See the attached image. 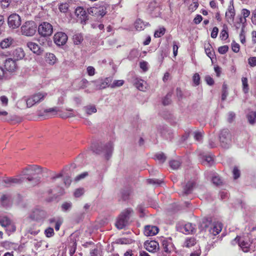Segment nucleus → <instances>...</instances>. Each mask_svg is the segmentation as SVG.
Returning a JSON list of instances; mask_svg holds the SVG:
<instances>
[{
	"instance_id": "obj_1",
	"label": "nucleus",
	"mask_w": 256,
	"mask_h": 256,
	"mask_svg": "<svg viewBox=\"0 0 256 256\" xmlns=\"http://www.w3.org/2000/svg\"><path fill=\"white\" fill-rule=\"evenodd\" d=\"M43 172V168L38 165L28 166L22 172V176L26 179L31 186L38 184L40 181V176Z\"/></svg>"
},
{
	"instance_id": "obj_2",
	"label": "nucleus",
	"mask_w": 256,
	"mask_h": 256,
	"mask_svg": "<svg viewBox=\"0 0 256 256\" xmlns=\"http://www.w3.org/2000/svg\"><path fill=\"white\" fill-rule=\"evenodd\" d=\"M106 12V8L104 6L90 8L86 10H84V8L81 7V22H84L86 24V20L88 19L89 14L103 16Z\"/></svg>"
},
{
	"instance_id": "obj_3",
	"label": "nucleus",
	"mask_w": 256,
	"mask_h": 256,
	"mask_svg": "<svg viewBox=\"0 0 256 256\" xmlns=\"http://www.w3.org/2000/svg\"><path fill=\"white\" fill-rule=\"evenodd\" d=\"M113 144L110 142L106 144H96L93 147V151L97 154H104L106 158L108 160L112 155L113 150Z\"/></svg>"
},
{
	"instance_id": "obj_4",
	"label": "nucleus",
	"mask_w": 256,
	"mask_h": 256,
	"mask_svg": "<svg viewBox=\"0 0 256 256\" xmlns=\"http://www.w3.org/2000/svg\"><path fill=\"white\" fill-rule=\"evenodd\" d=\"M133 213V210L130 208L124 210L121 212L118 217L116 223V226L118 229L124 228L128 224V220L131 214Z\"/></svg>"
},
{
	"instance_id": "obj_5",
	"label": "nucleus",
	"mask_w": 256,
	"mask_h": 256,
	"mask_svg": "<svg viewBox=\"0 0 256 256\" xmlns=\"http://www.w3.org/2000/svg\"><path fill=\"white\" fill-rule=\"evenodd\" d=\"M112 77L99 78L94 80L92 81V82L93 83L94 88H90L89 89H88L86 91L90 92H92L94 90H100L104 89L107 87H110V84L112 82Z\"/></svg>"
},
{
	"instance_id": "obj_6",
	"label": "nucleus",
	"mask_w": 256,
	"mask_h": 256,
	"mask_svg": "<svg viewBox=\"0 0 256 256\" xmlns=\"http://www.w3.org/2000/svg\"><path fill=\"white\" fill-rule=\"evenodd\" d=\"M47 96L48 94L46 92H42L30 96L25 100L27 107L31 108L34 104L42 102Z\"/></svg>"
},
{
	"instance_id": "obj_7",
	"label": "nucleus",
	"mask_w": 256,
	"mask_h": 256,
	"mask_svg": "<svg viewBox=\"0 0 256 256\" xmlns=\"http://www.w3.org/2000/svg\"><path fill=\"white\" fill-rule=\"evenodd\" d=\"M220 146L224 148H228L232 142L231 134L228 129L222 130L219 136Z\"/></svg>"
},
{
	"instance_id": "obj_8",
	"label": "nucleus",
	"mask_w": 256,
	"mask_h": 256,
	"mask_svg": "<svg viewBox=\"0 0 256 256\" xmlns=\"http://www.w3.org/2000/svg\"><path fill=\"white\" fill-rule=\"evenodd\" d=\"M36 30V25L33 21L25 22L21 27L22 34L28 36H31L34 34Z\"/></svg>"
},
{
	"instance_id": "obj_9",
	"label": "nucleus",
	"mask_w": 256,
	"mask_h": 256,
	"mask_svg": "<svg viewBox=\"0 0 256 256\" xmlns=\"http://www.w3.org/2000/svg\"><path fill=\"white\" fill-rule=\"evenodd\" d=\"M7 21L9 28L13 30L18 28L22 23L20 16L16 13L10 14L8 18Z\"/></svg>"
},
{
	"instance_id": "obj_10",
	"label": "nucleus",
	"mask_w": 256,
	"mask_h": 256,
	"mask_svg": "<svg viewBox=\"0 0 256 256\" xmlns=\"http://www.w3.org/2000/svg\"><path fill=\"white\" fill-rule=\"evenodd\" d=\"M38 32L43 36H50L53 32L52 25L47 22H43L38 27Z\"/></svg>"
},
{
	"instance_id": "obj_11",
	"label": "nucleus",
	"mask_w": 256,
	"mask_h": 256,
	"mask_svg": "<svg viewBox=\"0 0 256 256\" xmlns=\"http://www.w3.org/2000/svg\"><path fill=\"white\" fill-rule=\"evenodd\" d=\"M54 39L56 44L58 46H63L66 43L68 40V36L64 32H58L54 34Z\"/></svg>"
},
{
	"instance_id": "obj_12",
	"label": "nucleus",
	"mask_w": 256,
	"mask_h": 256,
	"mask_svg": "<svg viewBox=\"0 0 256 256\" xmlns=\"http://www.w3.org/2000/svg\"><path fill=\"white\" fill-rule=\"evenodd\" d=\"M25 56V52L22 48L18 47L11 51V56L12 57V58L16 61L22 60Z\"/></svg>"
},
{
	"instance_id": "obj_13",
	"label": "nucleus",
	"mask_w": 256,
	"mask_h": 256,
	"mask_svg": "<svg viewBox=\"0 0 256 256\" xmlns=\"http://www.w3.org/2000/svg\"><path fill=\"white\" fill-rule=\"evenodd\" d=\"M232 243L233 244L238 243L242 250L245 252L250 250V244L248 242H246L244 240H241L240 238L238 236H236L232 241Z\"/></svg>"
},
{
	"instance_id": "obj_14",
	"label": "nucleus",
	"mask_w": 256,
	"mask_h": 256,
	"mask_svg": "<svg viewBox=\"0 0 256 256\" xmlns=\"http://www.w3.org/2000/svg\"><path fill=\"white\" fill-rule=\"evenodd\" d=\"M236 16V12L233 4L228 6L226 12V21L231 24L234 22V18Z\"/></svg>"
},
{
	"instance_id": "obj_15",
	"label": "nucleus",
	"mask_w": 256,
	"mask_h": 256,
	"mask_svg": "<svg viewBox=\"0 0 256 256\" xmlns=\"http://www.w3.org/2000/svg\"><path fill=\"white\" fill-rule=\"evenodd\" d=\"M144 245L146 249L150 252H155L159 249V244L155 240L146 241Z\"/></svg>"
},
{
	"instance_id": "obj_16",
	"label": "nucleus",
	"mask_w": 256,
	"mask_h": 256,
	"mask_svg": "<svg viewBox=\"0 0 256 256\" xmlns=\"http://www.w3.org/2000/svg\"><path fill=\"white\" fill-rule=\"evenodd\" d=\"M4 68L7 71L14 72L17 69L16 60L12 58H8L5 60Z\"/></svg>"
},
{
	"instance_id": "obj_17",
	"label": "nucleus",
	"mask_w": 256,
	"mask_h": 256,
	"mask_svg": "<svg viewBox=\"0 0 256 256\" xmlns=\"http://www.w3.org/2000/svg\"><path fill=\"white\" fill-rule=\"evenodd\" d=\"M4 183L6 184V186H10L16 184H20L24 181L23 176H18L16 178H8L5 179L4 180Z\"/></svg>"
},
{
	"instance_id": "obj_18",
	"label": "nucleus",
	"mask_w": 256,
	"mask_h": 256,
	"mask_svg": "<svg viewBox=\"0 0 256 256\" xmlns=\"http://www.w3.org/2000/svg\"><path fill=\"white\" fill-rule=\"evenodd\" d=\"M158 232V228L156 226H146L144 228V234L147 236H153Z\"/></svg>"
},
{
	"instance_id": "obj_19",
	"label": "nucleus",
	"mask_w": 256,
	"mask_h": 256,
	"mask_svg": "<svg viewBox=\"0 0 256 256\" xmlns=\"http://www.w3.org/2000/svg\"><path fill=\"white\" fill-rule=\"evenodd\" d=\"M222 230V224L219 222H215L212 224L208 230L210 234L216 236L221 232Z\"/></svg>"
},
{
	"instance_id": "obj_20",
	"label": "nucleus",
	"mask_w": 256,
	"mask_h": 256,
	"mask_svg": "<svg viewBox=\"0 0 256 256\" xmlns=\"http://www.w3.org/2000/svg\"><path fill=\"white\" fill-rule=\"evenodd\" d=\"M46 214L44 211L39 210H36L30 214V217L32 219L36 220H40L45 218Z\"/></svg>"
},
{
	"instance_id": "obj_21",
	"label": "nucleus",
	"mask_w": 256,
	"mask_h": 256,
	"mask_svg": "<svg viewBox=\"0 0 256 256\" xmlns=\"http://www.w3.org/2000/svg\"><path fill=\"white\" fill-rule=\"evenodd\" d=\"M162 245L164 252H170L173 248V244L172 242L171 238L162 240Z\"/></svg>"
},
{
	"instance_id": "obj_22",
	"label": "nucleus",
	"mask_w": 256,
	"mask_h": 256,
	"mask_svg": "<svg viewBox=\"0 0 256 256\" xmlns=\"http://www.w3.org/2000/svg\"><path fill=\"white\" fill-rule=\"evenodd\" d=\"M134 83L135 86L140 90L144 91L146 89V82L140 78H136Z\"/></svg>"
},
{
	"instance_id": "obj_23",
	"label": "nucleus",
	"mask_w": 256,
	"mask_h": 256,
	"mask_svg": "<svg viewBox=\"0 0 256 256\" xmlns=\"http://www.w3.org/2000/svg\"><path fill=\"white\" fill-rule=\"evenodd\" d=\"M246 22V20L245 18H242V16H240L238 18V21L236 22L234 24V26L235 27L236 29L238 30L240 28V24H242V28L241 31L242 32H244V28H245V23Z\"/></svg>"
},
{
	"instance_id": "obj_24",
	"label": "nucleus",
	"mask_w": 256,
	"mask_h": 256,
	"mask_svg": "<svg viewBox=\"0 0 256 256\" xmlns=\"http://www.w3.org/2000/svg\"><path fill=\"white\" fill-rule=\"evenodd\" d=\"M14 40L10 37L4 39L0 43V46L2 48H9L13 43Z\"/></svg>"
},
{
	"instance_id": "obj_25",
	"label": "nucleus",
	"mask_w": 256,
	"mask_h": 256,
	"mask_svg": "<svg viewBox=\"0 0 256 256\" xmlns=\"http://www.w3.org/2000/svg\"><path fill=\"white\" fill-rule=\"evenodd\" d=\"M212 224L210 218H204L200 222V227L202 230H204L208 228L209 226L210 227Z\"/></svg>"
},
{
	"instance_id": "obj_26",
	"label": "nucleus",
	"mask_w": 256,
	"mask_h": 256,
	"mask_svg": "<svg viewBox=\"0 0 256 256\" xmlns=\"http://www.w3.org/2000/svg\"><path fill=\"white\" fill-rule=\"evenodd\" d=\"M28 47L34 53L40 54V50L39 46L36 43L33 42H28L27 43Z\"/></svg>"
},
{
	"instance_id": "obj_27",
	"label": "nucleus",
	"mask_w": 256,
	"mask_h": 256,
	"mask_svg": "<svg viewBox=\"0 0 256 256\" xmlns=\"http://www.w3.org/2000/svg\"><path fill=\"white\" fill-rule=\"evenodd\" d=\"M183 232L186 234H192L195 232L194 226L191 223H187L183 226Z\"/></svg>"
},
{
	"instance_id": "obj_28",
	"label": "nucleus",
	"mask_w": 256,
	"mask_h": 256,
	"mask_svg": "<svg viewBox=\"0 0 256 256\" xmlns=\"http://www.w3.org/2000/svg\"><path fill=\"white\" fill-rule=\"evenodd\" d=\"M2 204L4 206H9L12 202L10 197L9 195L4 194L0 198Z\"/></svg>"
},
{
	"instance_id": "obj_29",
	"label": "nucleus",
	"mask_w": 256,
	"mask_h": 256,
	"mask_svg": "<svg viewBox=\"0 0 256 256\" xmlns=\"http://www.w3.org/2000/svg\"><path fill=\"white\" fill-rule=\"evenodd\" d=\"M46 61L50 64H54L56 61V56L52 53H47L46 55Z\"/></svg>"
},
{
	"instance_id": "obj_30",
	"label": "nucleus",
	"mask_w": 256,
	"mask_h": 256,
	"mask_svg": "<svg viewBox=\"0 0 256 256\" xmlns=\"http://www.w3.org/2000/svg\"><path fill=\"white\" fill-rule=\"evenodd\" d=\"M202 163L204 165L208 166H210L212 164L214 160L213 158L209 156H202Z\"/></svg>"
},
{
	"instance_id": "obj_31",
	"label": "nucleus",
	"mask_w": 256,
	"mask_h": 256,
	"mask_svg": "<svg viewBox=\"0 0 256 256\" xmlns=\"http://www.w3.org/2000/svg\"><path fill=\"white\" fill-rule=\"evenodd\" d=\"M196 244V240L194 238H188L186 239L184 242V246L190 248L194 246Z\"/></svg>"
},
{
	"instance_id": "obj_32",
	"label": "nucleus",
	"mask_w": 256,
	"mask_h": 256,
	"mask_svg": "<svg viewBox=\"0 0 256 256\" xmlns=\"http://www.w3.org/2000/svg\"><path fill=\"white\" fill-rule=\"evenodd\" d=\"M248 122L251 124H254L256 120V112L250 111L246 115Z\"/></svg>"
},
{
	"instance_id": "obj_33",
	"label": "nucleus",
	"mask_w": 256,
	"mask_h": 256,
	"mask_svg": "<svg viewBox=\"0 0 256 256\" xmlns=\"http://www.w3.org/2000/svg\"><path fill=\"white\" fill-rule=\"evenodd\" d=\"M146 25V24H144V22L140 19H138L134 23L135 28L138 30H144Z\"/></svg>"
},
{
	"instance_id": "obj_34",
	"label": "nucleus",
	"mask_w": 256,
	"mask_h": 256,
	"mask_svg": "<svg viewBox=\"0 0 256 256\" xmlns=\"http://www.w3.org/2000/svg\"><path fill=\"white\" fill-rule=\"evenodd\" d=\"M84 110L88 115L96 112V108L94 106L89 105L83 108Z\"/></svg>"
},
{
	"instance_id": "obj_35",
	"label": "nucleus",
	"mask_w": 256,
	"mask_h": 256,
	"mask_svg": "<svg viewBox=\"0 0 256 256\" xmlns=\"http://www.w3.org/2000/svg\"><path fill=\"white\" fill-rule=\"evenodd\" d=\"M205 52L207 56L211 59L214 58V50L210 44H208L207 46H205Z\"/></svg>"
},
{
	"instance_id": "obj_36",
	"label": "nucleus",
	"mask_w": 256,
	"mask_h": 256,
	"mask_svg": "<svg viewBox=\"0 0 256 256\" xmlns=\"http://www.w3.org/2000/svg\"><path fill=\"white\" fill-rule=\"evenodd\" d=\"M69 4L67 2H62L59 4L58 8L60 12L66 13L68 12L69 8Z\"/></svg>"
},
{
	"instance_id": "obj_37",
	"label": "nucleus",
	"mask_w": 256,
	"mask_h": 256,
	"mask_svg": "<svg viewBox=\"0 0 256 256\" xmlns=\"http://www.w3.org/2000/svg\"><path fill=\"white\" fill-rule=\"evenodd\" d=\"M212 183L216 186H220L222 183V180L218 175L216 174H214L212 176Z\"/></svg>"
},
{
	"instance_id": "obj_38",
	"label": "nucleus",
	"mask_w": 256,
	"mask_h": 256,
	"mask_svg": "<svg viewBox=\"0 0 256 256\" xmlns=\"http://www.w3.org/2000/svg\"><path fill=\"white\" fill-rule=\"evenodd\" d=\"M242 82L243 91L245 94H246L248 92L249 90L248 78L243 77L242 78Z\"/></svg>"
},
{
	"instance_id": "obj_39",
	"label": "nucleus",
	"mask_w": 256,
	"mask_h": 256,
	"mask_svg": "<svg viewBox=\"0 0 256 256\" xmlns=\"http://www.w3.org/2000/svg\"><path fill=\"white\" fill-rule=\"evenodd\" d=\"M180 164L181 162L179 160H171L170 162V166L173 170L178 169L180 168Z\"/></svg>"
},
{
	"instance_id": "obj_40",
	"label": "nucleus",
	"mask_w": 256,
	"mask_h": 256,
	"mask_svg": "<svg viewBox=\"0 0 256 256\" xmlns=\"http://www.w3.org/2000/svg\"><path fill=\"white\" fill-rule=\"evenodd\" d=\"M124 84V80H115L114 81V82L112 84H110V87L111 88H115L117 87H120L122 86Z\"/></svg>"
},
{
	"instance_id": "obj_41",
	"label": "nucleus",
	"mask_w": 256,
	"mask_h": 256,
	"mask_svg": "<svg viewBox=\"0 0 256 256\" xmlns=\"http://www.w3.org/2000/svg\"><path fill=\"white\" fill-rule=\"evenodd\" d=\"M6 230L8 234H10L12 232H14L16 230V227L15 225L10 222L6 226Z\"/></svg>"
},
{
	"instance_id": "obj_42",
	"label": "nucleus",
	"mask_w": 256,
	"mask_h": 256,
	"mask_svg": "<svg viewBox=\"0 0 256 256\" xmlns=\"http://www.w3.org/2000/svg\"><path fill=\"white\" fill-rule=\"evenodd\" d=\"M194 184L192 182H189L187 183L184 188V192L187 194L190 192Z\"/></svg>"
},
{
	"instance_id": "obj_43",
	"label": "nucleus",
	"mask_w": 256,
	"mask_h": 256,
	"mask_svg": "<svg viewBox=\"0 0 256 256\" xmlns=\"http://www.w3.org/2000/svg\"><path fill=\"white\" fill-rule=\"evenodd\" d=\"M10 222H11V220L10 218L6 216H3L0 222V224L3 227H6Z\"/></svg>"
},
{
	"instance_id": "obj_44",
	"label": "nucleus",
	"mask_w": 256,
	"mask_h": 256,
	"mask_svg": "<svg viewBox=\"0 0 256 256\" xmlns=\"http://www.w3.org/2000/svg\"><path fill=\"white\" fill-rule=\"evenodd\" d=\"M165 32L166 29L164 28H160L155 32L154 36L156 38H160L164 34Z\"/></svg>"
},
{
	"instance_id": "obj_45",
	"label": "nucleus",
	"mask_w": 256,
	"mask_h": 256,
	"mask_svg": "<svg viewBox=\"0 0 256 256\" xmlns=\"http://www.w3.org/2000/svg\"><path fill=\"white\" fill-rule=\"evenodd\" d=\"M92 84H93V83L92 82V81L88 82L86 78H83L81 80V88H88Z\"/></svg>"
},
{
	"instance_id": "obj_46",
	"label": "nucleus",
	"mask_w": 256,
	"mask_h": 256,
	"mask_svg": "<svg viewBox=\"0 0 256 256\" xmlns=\"http://www.w3.org/2000/svg\"><path fill=\"white\" fill-rule=\"evenodd\" d=\"M172 94L168 93L163 100L162 103L164 106L169 104L171 102Z\"/></svg>"
},
{
	"instance_id": "obj_47",
	"label": "nucleus",
	"mask_w": 256,
	"mask_h": 256,
	"mask_svg": "<svg viewBox=\"0 0 256 256\" xmlns=\"http://www.w3.org/2000/svg\"><path fill=\"white\" fill-rule=\"evenodd\" d=\"M156 158L160 162H164L166 160V156L164 155V153H160L157 154L156 155Z\"/></svg>"
},
{
	"instance_id": "obj_48",
	"label": "nucleus",
	"mask_w": 256,
	"mask_h": 256,
	"mask_svg": "<svg viewBox=\"0 0 256 256\" xmlns=\"http://www.w3.org/2000/svg\"><path fill=\"white\" fill-rule=\"evenodd\" d=\"M44 234L46 237L50 238L54 234V229L52 228H48L45 230Z\"/></svg>"
},
{
	"instance_id": "obj_49",
	"label": "nucleus",
	"mask_w": 256,
	"mask_h": 256,
	"mask_svg": "<svg viewBox=\"0 0 256 256\" xmlns=\"http://www.w3.org/2000/svg\"><path fill=\"white\" fill-rule=\"evenodd\" d=\"M72 207V203L68 202H65L62 205V209L64 212H66L69 210Z\"/></svg>"
},
{
	"instance_id": "obj_50",
	"label": "nucleus",
	"mask_w": 256,
	"mask_h": 256,
	"mask_svg": "<svg viewBox=\"0 0 256 256\" xmlns=\"http://www.w3.org/2000/svg\"><path fill=\"white\" fill-rule=\"evenodd\" d=\"M72 110H68V112H64L61 114V117L63 118H66L74 116L75 114L72 112Z\"/></svg>"
},
{
	"instance_id": "obj_51",
	"label": "nucleus",
	"mask_w": 256,
	"mask_h": 256,
	"mask_svg": "<svg viewBox=\"0 0 256 256\" xmlns=\"http://www.w3.org/2000/svg\"><path fill=\"white\" fill-rule=\"evenodd\" d=\"M86 73L89 76H93L96 74L95 68L92 66H88L86 68Z\"/></svg>"
},
{
	"instance_id": "obj_52",
	"label": "nucleus",
	"mask_w": 256,
	"mask_h": 256,
	"mask_svg": "<svg viewBox=\"0 0 256 256\" xmlns=\"http://www.w3.org/2000/svg\"><path fill=\"white\" fill-rule=\"evenodd\" d=\"M228 50V46H223L218 48V52L220 54H225Z\"/></svg>"
},
{
	"instance_id": "obj_53",
	"label": "nucleus",
	"mask_w": 256,
	"mask_h": 256,
	"mask_svg": "<svg viewBox=\"0 0 256 256\" xmlns=\"http://www.w3.org/2000/svg\"><path fill=\"white\" fill-rule=\"evenodd\" d=\"M64 184L66 188H68L72 182L70 178L67 176L64 177Z\"/></svg>"
},
{
	"instance_id": "obj_54",
	"label": "nucleus",
	"mask_w": 256,
	"mask_h": 256,
	"mask_svg": "<svg viewBox=\"0 0 256 256\" xmlns=\"http://www.w3.org/2000/svg\"><path fill=\"white\" fill-rule=\"evenodd\" d=\"M192 80H193V82L196 84V86H198L200 84V75L198 73L195 74L193 76Z\"/></svg>"
},
{
	"instance_id": "obj_55",
	"label": "nucleus",
	"mask_w": 256,
	"mask_h": 256,
	"mask_svg": "<svg viewBox=\"0 0 256 256\" xmlns=\"http://www.w3.org/2000/svg\"><path fill=\"white\" fill-rule=\"evenodd\" d=\"M232 173L234 179H237L240 176V171L236 166L234 167Z\"/></svg>"
},
{
	"instance_id": "obj_56",
	"label": "nucleus",
	"mask_w": 256,
	"mask_h": 256,
	"mask_svg": "<svg viewBox=\"0 0 256 256\" xmlns=\"http://www.w3.org/2000/svg\"><path fill=\"white\" fill-rule=\"evenodd\" d=\"M148 182L150 184L160 185L162 182L158 179H148Z\"/></svg>"
},
{
	"instance_id": "obj_57",
	"label": "nucleus",
	"mask_w": 256,
	"mask_h": 256,
	"mask_svg": "<svg viewBox=\"0 0 256 256\" xmlns=\"http://www.w3.org/2000/svg\"><path fill=\"white\" fill-rule=\"evenodd\" d=\"M248 62L250 66L254 67L256 66V57H250L248 59Z\"/></svg>"
},
{
	"instance_id": "obj_58",
	"label": "nucleus",
	"mask_w": 256,
	"mask_h": 256,
	"mask_svg": "<svg viewBox=\"0 0 256 256\" xmlns=\"http://www.w3.org/2000/svg\"><path fill=\"white\" fill-rule=\"evenodd\" d=\"M232 48L234 52H238L240 50V45L235 42H233L232 44Z\"/></svg>"
},
{
	"instance_id": "obj_59",
	"label": "nucleus",
	"mask_w": 256,
	"mask_h": 256,
	"mask_svg": "<svg viewBox=\"0 0 256 256\" xmlns=\"http://www.w3.org/2000/svg\"><path fill=\"white\" fill-rule=\"evenodd\" d=\"M0 100L2 102V104L3 106H6L8 104V98L6 96H2L0 97Z\"/></svg>"
},
{
	"instance_id": "obj_60",
	"label": "nucleus",
	"mask_w": 256,
	"mask_h": 256,
	"mask_svg": "<svg viewBox=\"0 0 256 256\" xmlns=\"http://www.w3.org/2000/svg\"><path fill=\"white\" fill-rule=\"evenodd\" d=\"M242 18L246 19L250 16V11L247 9L244 8L242 10Z\"/></svg>"
},
{
	"instance_id": "obj_61",
	"label": "nucleus",
	"mask_w": 256,
	"mask_h": 256,
	"mask_svg": "<svg viewBox=\"0 0 256 256\" xmlns=\"http://www.w3.org/2000/svg\"><path fill=\"white\" fill-rule=\"evenodd\" d=\"M0 2L2 7L4 8H6L9 6L11 2V0H0Z\"/></svg>"
},
{
	"instance_id": "obj_62",
	"label": "nucleus",
	"mask_w": 256,
	"mask_h": 256,
	"mask_svg": "<svg viewBox=\"0 0 256 256\" xmlns=\"http://www.w3.org/2000/svg\"><path fill=\"white\" fill-rule=\"evenodd\" d=\"M148 62L145 61L141 62L140 64V68L144 72H146L148 70Z\"/></svg>"
},
{
	"instance_id": "obj_63",
	"label": "nucleus",
	"mask_w": 256,
	"mask_h": 256,
	"mask_svg": "<svg viewBox=\"0 0 256 256\" xmlns=\"http://www.w3.org/2000/svg\"><path fill=\"white\" fill-rule=\"evenodd\" d=\"M73 41L75 44H80V36L79 34H76L73 36Z\"/></svg>"
},
{
	"instance_id": "obj_64",
	"label": "nucleus",
	"mask_w": 256,
	"mask_h": 256,
	"mask_svg": "<svg viewBox=\"0 0 256 256\" xmlns=\"http://www.w3.org/2000/svg\"><path fill=\"white\" fill-rule=\"evenodd\" d=\"M218 32V29L217 27L215 26L213 28L211 32V37L212 38H216Z\"/></svg>"
}]
</instances>
